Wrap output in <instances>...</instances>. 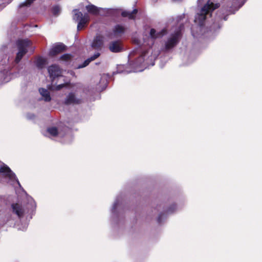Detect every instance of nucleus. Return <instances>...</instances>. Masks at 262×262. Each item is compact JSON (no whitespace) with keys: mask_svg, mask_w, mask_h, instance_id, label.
Returning <instances> with one entry per match:
<instances>
[{"mask_svg":"<svg viewBox=\"0 0 262 262\" xmlns=\"http://www.w3.org/2000/svg\"><path fill=\"white\" fill-rule=\"evenodd\" d=\"M123 198L117 196L111 209V217L115 223H117L120 219L123 218Z\"/></svg>","mask_w":262,"mask_h":262,"instance_id":"nucleus-6","label":"nucleus"},{"mask_svg":"<svg viewBox=\"0 0 262 262\" xmlns=\"http://www.w3.org/2000/svg\"><path fill=\"white\" fill-rule=\"evenodd\" d=\"M104 43V37L100 34H97L94 38L91 46L96 50L99 51L101 49Z\"/></svg>","mask_w":262,"mask_h":262,"instance_id":"nucleus-11","label":"nucleus"},{"mask_svg":"<svg viewBox=\"0 0 262 262\" xmlns=\"http://www.w3.org/2000/svg\"><path fill=\"white\" fill-rule=\"evenodd\" d=\"M182 1V0H172V1L174 2H180Z\"/></svg>","mask_w":262,"mask_h":262,"instance_id":"nucleus-31","label":"nucleus"},{"mask_svg":"<svg viewBox=\"0 0 262 262\" xmlns=\"http://www.w3.org/2000/svg\"><path fill=\"white\" fill-rule=\"evenodd\" d=\"M126 28L121 25H116L113 29V32L108 34V37L113 39L114 38L121 37L125 33Z\"/></svg>","mask_w":262,"mask_h":262,"instance_id":"nucleus-9","label":"nucleus"},{"mask_svg":"<svg viewBox=\"0 0 262 262\" xmlns=\"http://www.w3.org/2000/svg\"><path fill=\"white\" fill-rule=\"evenodd\" d=\"M166 34L167 30L165 28H163L160 31H157L156 29L154 28L151 29L149 32V36L150 39H151V44H153L154 40L162 38Z\"/></svg>","mask_w":262,"mask_h":262,"instance_id":"nucleus-13","label":"nucleus"},{"mask_svg":"<svg viewBox=\"0 0 262 262\" xmlns=\"http://www.w3.org/2000/svg\"><path fill=\"white\" fill-rule=\"evenodd\" d=\"M39 92L41 95L42 99L46 102H49L51 100V97L49 92L46 89L40 88Z\"/></svg>","mask_w":262,"mask_h":262,"instance_id":"nucleus-22","label":"nucleus"},{"mask_svg":"<svg viewBox=\"0 0 262 262\" xmlns=\"http://www.w3.org/2000/svg\"><path fill=\"white\" fill-rule=\"evenodd\" d=\"M246 0H230L231 6L228 10L229 14L234 13L244 4Z\"/></svg>","mask_w":262,"mask_h":262,"instance_id":"nucleus-14","label":"nucleus"},{"mask_svg":"<svg viewBox=\"0 0 262 262\" xmlns=\"http://www.w3.org/2000/svg\"><path fill=\"white\" fill-rule=\"evenodd\" d=\"M26 117L27 118V119L28 120H34L36 117V116H35L34 114H32V113H28L27 115H26Z\"/></svg>","mask_w":262,"mask_h":262,"instance_id":"nucleus-28","label":"nucleus"},{"mask_svg":"<svg viewBox=\"0 0 262 262\" xmlns=\"http://www.w3.org/2000/svg\"><path fill=\"white\" fill-rule=\"evenodd\" d=\"M0 173L11 185H14L16 183L19 187H21L20 184L15 174L7 165L3 164L0 165Z\"/></svg>","mask_w":262,"mask_h":262,"instance_id":"nucleus-7","label":"nucleus"},{"mask_svg":"<svg viewBox=\"0 0 262 262\" xmlns=\"http://www.w3.org/2000/svg\"><path fill=\"white\" fill-rule=\"evenodd\" d=\"M223 0H219L222 2ZM220 3L219 0H208L207 3L201 9L200 12L198 13L194 19V22L198 25V29L200 30L198 35H204L207 33L210 32L213 33L221 27L222 24L221 21L222 19L226 20L227 16H224L223 14H220V12L217 14V17L213 22V24L210 27L209 30L206 29L204 26V22L208 17L211 16L212 12L216 8H219Z\"/></svg>","mask_w":262,"mask_h":262,"instance_id":"nucleus-1","label":"nucleus"},{"mask_svg":"<svg viewBox=\"0 0 262 262\" xmlns=\"http://www.w3.org/2000/svg\"><path fill=\"white\" fill-rule=\"evenodd\" d=\"M108 49L113 53H118L123 50L121 42L119 40L112 41L108 44Z\"/></svg>","mask_w":262,"mask_h":262,"instance_id":"nucleus-15","label":"nucleus"},{"mask_svg":"<svg viewBox=\"0 0 262 262\" xmlns=\"http://www.w3.org/2000/svg\"><path fill=\"white\" fill-rule=\"evenodd\" d=\"M66 85H67L66 83L60 84L56 85L54 89L56 91H59V90H61L62 88H63V87L66 86Z\"/></svg>","mask_w":262,"mask_h":262,"instance_id":"nucleus-29","label":"nucleus"},{"mask_svg":"<svg viewBox=\"0 0 262 262\" xmlns=\"http://www.w3.org/2000/svg\"><path fill=\"white\" fill-rule=\"evenodd\" d=\"M48 71L52 81L56 77L61 76L62 70L56 64H53L49 67ZM52 82H53V81H52Z\"/></svg>","mask_w":262,"mask_h":262,"instance_id":"nucleus-10","label":"nucleus"},{"mask_svg":"<svg viewBox=\"0 0 262 262\" xmlns=\"http://www.w3.org/2000/svg\"><path fill=\"white\" fill-rule=\"evenodd\" d=\"M192 35H193V36H195L193 31H192Z\"/></svg>","mask_w":262,"mask_h":262,"instance_id":"nucleus-34","label":"nucleus"},{"mask_svg":"<svg viewBox=\"0 0 262 262\" xmlns=\"http://www.w3.org/2000/svg\"><path fill=\"white\" fill-rule=\"evenodd\" d=\"M177 210V207L175 204H173L170 206L166 210L164 211V212H161L158 217L157 221L159 224H161L162 222L163 219H164L166 216L165 215V213L169 214L173 213L174 211Z\"/></svg>","mask_w":262,"mask_h":262,"instance_id":"nucleus-18","label":"nucleus"},{"mask_svg":"<svg viewBox=\"0 0 262 262\" xmlns=\"http://www.w3.org/2000/svg\"><path fill=\"white\" fill-rule=\"evenodd\" d=\"M73 19L78 21L77 30L83 29L89 21V17L88 14H83L77 10H73Z\"/></svg>","mask_w":262,"mask_h":262,"instance_id":"nucleus-8","label":"nucleus"},{"mask_svg":"<svg viewBox=\"0 0 262 262\" xmlns=\"http://www.w3.org/2000/svg\"><path fill=\"white\" fill-rule=\"evenodd\" d=\"M46 59L42 57H38L35 62L36 67L39 69H42L46 64Z\"/></svg>","mask_w":262,"mask_h":262,"instance_id":"nucleus-23","label":"nucleus"},{"mask_svg":"<svg viewBox=\"0 0 262 262\" xmlns=\"http://www.w3.org/2000/svg\"><path fill=\"white\" fill-rule=\"evenodd\" d=\"M35 0H26V1L21 3L19 5V8H21L24 7H28Z\"/></svg>","mask_w":262,"mask_h":262,"instance_id":"nucleus-25","label":"nucleus"},{"mask_svg":"<svg viewBox=\"0 0 262 262\" xmlns=\"http://www.w3.org/2000/svg\"><path fill=\"white\" fill-rule=\"evenodd\" d=\"M81 101V99L77 98L74 93L71 92L66 96L63 103L67 105H75L80 104Z\"/></svg>","mask_w":262,"mask_h":262,"instance_id":"nucleus-12","label":"nucleus"},{"mask_svg":"<svg viewBox=\"0 0 262 262\" xmlns=\"http://www.w3.org/2000/svg\"><path fill=\"white\" fill-rule=\"evenodd\" d=\"M134 52L130 53V54L129 55V59H130L132 58V56L134 55Z\"/></svg>","mask_w":262,"mask_h":262,"instance_id":"nucleus-30","label":"nucleus"},{"mask_svg":"<svg viewBox=\"0 0 262 262\" xmlns=\"http://www.w3.org/2000/svg\"><path fill=\"white\" fill-rule=\"evenodd\" d=\"M16 45L18 51L14 60L12 61L11 65L0 64V84L8 82L11 79L10 73V67L16 66V68L18 70V73L19 74L21 72L19 69L21 65L18 64L27 52L30 50L31 52H33L34 50L32 47L31 41L28 39L17 40Z\"/></svg>","mask_w":262,"mask_h":262,"instance_id":"nucleus-2","label":"nucleus"},{"mask_svg":"<svg viewBox=\"0 0 262 262\" xmlns=\"http://www.w3.org/2000/svg\"><path fill=\"white\" fill-rule=\"evenodd\" d=\"M61 11V8L58 6H55L53 7L52 11L54 15H58Z\"/></svg>","mask_w":262,"mask_h":262,"instance_id":"nucleus-26","label":"nucleus"},{"mask_svg":"<svg viewBox=\"0 0 262 262\" xmlns=\"http://www.w3.org/2000/svg\"><path fill=\"white\" fill-rule=\"evenodd\" d=\"M26 228H27V226H25V227H24V229H22V230H25V229H26Z\"/></svg>","mask_w":262,"mask_h":262,"instance_id":"nucleus-33","label":"nucleus"},{"mask_svg":"<svg viewBox=\"0 0 262 262\" xmlns=\"http://www.w3.org/2000/svg\"><path fill=\"white\" fill-rule=\"evenodd\" d=\"M158 54L152 53L150 47L147 49H143L140 55L134 63L133 66L135 68L133 72H142L149 66H152L155 64V60L157 57Z\"/></svg>","mask_w":262,"mask_h":262,"instance_id":"nucleus-3","label":"nucleus"},{"mask_svg":"<svg viewBox=\"0 0 262 262\" xmlns=\"http://www.w3.org/2000/svg\"><path fill=\"white\" fill-rule=\"evenodd\" d=\"M13 212L16 214L19 218L22 217L26 213V210L18 204H13L11 205Z\"/></svg>","mask_w":262,"mask_h":262,"instance_id":"nucleus-16","label":"nucleus"},{"mask_svg":"<svg viewBox=\"0 0 262 262\" xmlns=\"http://www.w3.org/2000/svg\"><path fill=\"white\" fill-rule=\"evenodd\" d=\"M100 54L99 52H96L93 56L88 58L83 63L79 64L77 66V69H81L86 67L91 61L97 58L100 56Z\"/></svg>","mask_w":262,"mask_h":262,"instance_id":"nucleus-19","label":"nucleus"},{"mask_svg":"<svg viewBox=\"0 0 262 262\" xmlns=\"http://www.w3.org/2000/svg\"><path fill=\"white\" fill-rule=\"evenodd\" d=\"M183 27V25H180L179 28L166 35L161 42V51L170 52L177 46L182 37L181 29Z\"/></svg>","mask_w":262,"mask_h":262,"instance_id":"nucleus-4","label":"nucleus"},{"mask_svg":"<svg viewBox=\"0 0 262 262\" xmlns=\"http://www.w3.org/2000/svg\"><path fill=\"white\" fill-rule=\"evenodd\" d=\"M72 56L71 54H65L60 57V59L62 60L68 61L71 59Z\"/></svg>","mask_w":262,"mask_h":262,"instance_id":"nucleus-27","label":"nucleus"},{"mask_svg":"<svg viewBox=\"0 0 262 262\" xmlns=\"http://www.w3.org/2000/svg\"><path fill=\"white\" fill-rule=\"evenodd\" d=\"M70 132V129L66 126L58 125L57 126H50L42 132L44 136L52 138L58 137L60 138L67 136Z\"/></svg>","mask_w":262,"mask_h":262,"instance_id":"nucleus-5","label":"nucleus"},{"mask_svg":"<svg viewBox=\"0 0 262 262\" xmlns=\"http://www.w3.org/2000/svg\"><path fill=\"white\" fill-rule=\"evenodd\" d=\"M28 211L27 213L32 214L36 209V203L33 198L31 196H28Z\"/></svg>","mask_w":262,"mask_h":262,"instance_id":"nucleus-20","label":"nucleus"},{"mask_svg":"<svg viewBox=\"0 0 262 262\" xmlns=\"http://www.w3.org/2000/svg\"><path fill=\"white\" fill-rule=\"evenodd\" d=\"M137 13V10L134 9L132 12L130 11H123L122 12V15L123 17H128L129 19H134V15Z\"/></svg>","mask_w":262,"mask_h":262,"instance_id":"nucleus-24","label":"nucleus"},{"mask_svg":"<svg viewBox=\"0 0 262 262\" xmlns=\"http://www.w3.org/2000/svg\"><path fill=\"white\" fill-rule=\"evenodd\" d=\"M203 0H198V2L199 3H201L202 1H203Z\"/></svg>","mask_w":262,"mask_h":262,"instance_id":"nucleus-32","label":"nucleus"},{"mask_svg":"<svg viewBox=\"0 0 262 262\" xmlns=\"http://www.w3.org/2000/svg\"><path fill=\"white\" fill-rule=\"evenodd\" d=\"M88 12L94 15H97L99 13V11L103 9L101 8H99L92 4H89L85 7Z\"/></svg>","mask_w":262,"mask_h":262,"instance_id":"nucleus-21","label":"nucleus"},{"mask_svg":"<svg viewBox=\"0 0 262 262\" xmlns=\"http://www.w3.org/2000/svg\"><path fill=\"white\" fill-rule=\"evenodd\" d=\"M64 48L65 46L62 43L56 45L50 50L49 55L51 56H54L63 51L64 50Z\"/></svg>","mask_w":262,"mask_h":262,"instance_id":"nucleus-17","label":"nucleus"}]
</instances>
